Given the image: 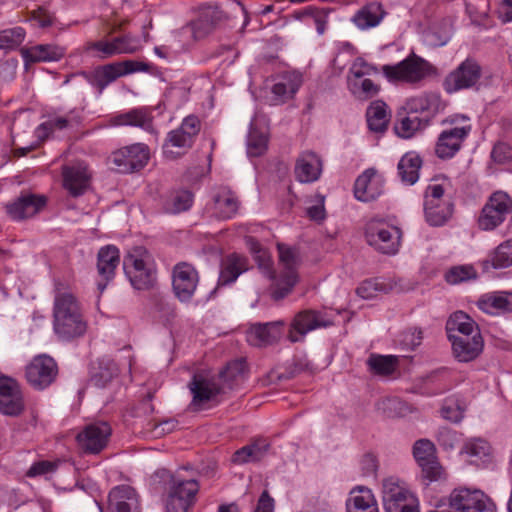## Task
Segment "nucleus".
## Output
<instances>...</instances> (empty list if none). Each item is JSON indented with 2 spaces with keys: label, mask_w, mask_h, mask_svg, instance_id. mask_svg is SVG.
Returning a JSON list of instances; mask_svg holds the SVG:
<instances>
[{
  "label": "nucleus",
  "mask_w": 512,
  "mask_h": 512,
  "mask_svg": "<svg viewBox=\"0 0 512 512\" xmlns=\"http://www.w3.org/2000/svg\"><path fill=\"white\" fill-rule=\"evenodd\" d=\"M279 261L283 267V271L276 277L275 270L273 269V262L271 258L262 253L257 257L259 269L270 280L273 281L272 296L275 300L283 299L293 289L298 282L297 267L299 265L298 252L296 249L291 248L284 244H278Z\"/></svg>",
  "instance_id": "1"
},
{
  "label": "nucleus",
  "mask_w": 512,
  "mask_h": 512,
  "mask_svg": "<svg viewBox=\"0 0 512 512\" xmlns=\"http://www.w3.org/2000/svg\"><path fill=\"white\" fill-rule=\"evenodd\" d=\"M53 326L56 334L69 340L82 336L87 328L75 296L58 291L54 298Z\"/></svg>",
  "instance_id": "2"
},
{
  "label": "nucleus",
  "mask_w": 512,
  "mask_h": 512,
  "mask_svg": "<svg viewBox=\"0 0 512 512\" xmlns=\"http://www.w3.org/2000/svg\"><path fill=\"white\" fill-rule=\"evenodd\" d=\"M385 79L394 85H417L436 73V68L423 57L411 52L396 64L381 67Z\"/></svg>",
  "instance_id": "3"
},
{
  "label": "nucleus",
  "mask_w": 512,
  "mask_h": 512,
  "mask_svg": "<svg viewBox=\"0 0 512 512\" xmlns=\"http://www.w3.org/2000/svg\"><path fill=\"white\" fill-rule=\"evenodd\" d=\"M437 93H423L406 100L398 111L401 128H426L432 125V119L440 106Z\"/></svg>",
  "instance_id": "4"
},
{
  "label": "nucleus",
  "mask_w": 512,
  "mask_h": 512,
  "mask_svg": "<svg viewBox=\"0 0 512 512\" xmlns=\"http://www.w3.org/2000/svg\"><path fill=\"white\" fill-rule=\"evenodd\" d=\"M148 251L138 246L133 248L123 259V269L131 285L137 290L149 289L155 282V271L149 262Z\"/></svg>",
  "instance_id": "5"
},
{
  "label": "nucleus",
  "mask_w": 512,
  "mask_h": 512,
  "mask_svg": "<svg viewBox=\"0 0 512 512\" xmlns=\"http://www.w3.org/2000/svg\"><path fill=\"white\" fill-rule=\"evenodd\" d=\"M382 502L385 512H419L418 499L397 477L383 479Z\"/></svg>",
  "instance_id": "6"
},
{
  "label": "nucleus",
  "mask_w": 512,
  "mask_h": 512,
  "mask_svg": "<svg viewBox=\"0 0 512 512\" xmlns=\"http://www.w3.org/2000/svg\"><path fill=\"white\" fill-rule=\"evenodd\" d=\"M366 242L382 254L393 255L398 252L401 230L380 218L370 219L365 225Z\"/></svg>",
  "instance_id": "7"
},
{
  "label": "nucleus",
  "mask_w": 512,
  "mask_h": 512,
  "mask_svg": "<svg viewBox=\"0 0 512 512\" xmlns=\"http://www.w3.org/2000/svg\"><path fill=\"white\" fill-rule=\"evenodd\" d=\"M150 63L138 60H124L96 67L89 75V82L100 91L119 77L136 72H150Z\"/></svg>",
  "instance_id": "8"
},
{
  "label": "nucleus",
  "mask_w": 512,
  "mask_h": 512,
  "mask_svg": "<svg viewBox=\"0 0 512 512\" xmlns=\"http://www.w3.org/2000/svg\"><path fill=\"white\" fill-rule=\"evenodd\" d=\"M444 512H495V505L482 491L459 488L449 497V510Z\"/></svg>",
  "instance_id": "9"
},
{
  "label": "nucleus",
  "mask_w": 512,
  "mask_h": 512,
  "mask_svg": "<svg viewBox=\"0 0 512 512\" xmlns=\"http://www.w3.org/2000/svg\"><path fill=\"white\" fill-rule=\"evenodd\" d=\"M482 76L480 64L473 58H466L443 81L444 90L455 93L477 86Z\"/></svg>",
  "instance_id": "10"
},
{
  "label": "nucleus",
  "mask_w": 512,
  "mask_h": 512,
  "mask_svg": "<svg viewBox=\"0 0 512 512\" xmlns=\"http://www.w3.org/2000/svg\"><path fill=\"white\" fill-rule=\"evenodd\" d=\"M413 455L422 470L425 484L445 480L446 474L443 467L436 460L435 446L428 439L417 440L413 446Z\"/></svg>",
  "instance_id": "11"
},
{
  "label": "nucleus",
  "mask_w": 512,
  "mask_h": 512,
  "mask_svg": "<svg viewBox=\"0 0 512 512\" xmlns=\"http://www.w3.org/2000/svg\"><path fill=\"white\" fill-rule=\"evenodd\" d=\"M57 375L56 361L46 354L35 356L25 370L26 380L35 390H44L49 387L56 380Z\"/></svg>",
  "instance_id": "12"
},
{
  "label": "nucleus",
  "mask_w": 512,
  "mask_h": 512,
  "mask_svg": "<svg viewBox=\"0 0 512 512\" xmlns=\"http://www.w3.org/2000/svg\"><path fill=\"white\" fill-rule=\"evenodd\" d=\"M112 428L105 421L91 423L78 433L79 448L86 454H98L108 445Z\"/></svg>",
  "instance_id": "13"
},
{
  "label": "nucleus",
  "mask_w": 512,
  "mask_h": 512,
  "mask_svg": "<svg viewBox=\"0 0 512 512\" xmlns=\"http://www.w3.org/2000/svg\"><path fill=\"white\" fill-rule=\"evenodd\" d=\"M199 283V274L195 267L187 262L176 264L172 271V288L181 302H189Z\"/></svg>",
  "instance_id": "14"
},
{
  "label": "nucleus",
  "mask_w": 512,
  "mask_h": 512,
  "mask_svg": "<svg viewBox=\"0 0 512 512\" xmlns=\"http://www.w3.org/2000/svg\"><path fill=\"white\" fill-rule=\"evenodd\" d=\"M149 160V150L144 144H134L112 154V163L119 173H132L142 169Z\"/></svg>",
  "instance_id": "15"
},
{
  "label": "nucleus",
  "mask_w": 512,
  "mask_h": 512,
  "mask_svg": "<svg viewBox=\"0 0 512 512\" xmlns=\"http://www.w3.org/2000/svg\"><path fill=\"white\" fill-rule=\"evenodd\" d=\"M333 322L320 311L307 309L298 312L289 330V339L291 342L300 341L308 332L318 328L331 326Z\"/></svg>",
  "instance_id": "16"
},
{
  "label": "nucleus",
  "mask_w": 512,
  "mask_h": 512,
  "mask_svg": "<svg viewBox=\"0 0 512 512\" xmlns=\"http://www.w3.org/2000/svg\"><path fill=\"white\" fill-rule=\"evenodd\" d=\"M63 187L74 198L82 196L90 187L91 173L87 164L76 161L62 167Z\"/></svg>",
  "instance_id": "17"
},
{
  "label": "nucleus",
  "mask_w": 512,
  "mask_h": 512,
  "mask_svg": "<svg viewBox=\"0 0 512 512\" xmlns=\"http://www.w3.org/2000/svg\"><path fill=\"white\" fill-rule=\"evenodd\" d=\"M138 41L128 35L114 37L111 40H98L87 45L88 51H95V56L105 59L118 54H131L138 50Z\"/></svg>",
  "instance_id": "18"
},
{
  "label": "nucleus",
  "mask_w": 512,
  "mask_h": 512,
  "mask_svg": "<svg viewBox=\"0 0 512 512\" xmlns=\"http://www.w3.org/2000/svg\"><path fill=\"white\" fill-rule=\"evenodd\" d=\"M45 205V196L22 192L6 205V212L13 220L20 221L36 215Z\"/></svg>",
  "instance_id": "19"
},
{
  "label": "nucleus",
  "mask_w": 512,
  "mask_h": 512,
  "mask_svg": "<svg viewBox=\"0 0 512 512\" xmlns=\"http://www.w3.org/2000/svg\"><path fill=\"white\" fill-rule=\"evenodd\" d=\"M188 387L193 395L191 405L198 409L224 393V387L216 379L206 378L201 374H195Z\"/></svg>",
  "instance_id": "20"
},
{
  "label": "nucleus",
  "mask_w": 512,
  "mask_h": 512,
  "mask_svg": "<svg viewBox=\"0 0 512 512\" xmlns=\"http://www.w3.org/2000/svg\"><path fill=\"white\" fill-rule=\"evenodd\" d=\"M23 411V396L16 382L8 378H0V413L17 417Z\"/></svg>",
  "instance_id": "21"
},
{
  "label": "nucleus",
  "mask_w": 512,
  "mask_h": 512,
  "mask_svg": "<svg viewBox=\"0 0 512 512\" xmlns=\"http://www.w3.org/2000/svg\"><path fill=\"white\" fill-rule=\"evenodd\" d=\"M449 341L455 358L459 362H470L476 359L483 350L484 342L480 332L473 337L466 335H451Z\"/></svg>",
  "instance_id": "22"
},
{
  "label": "nucleus",
  "mask_w": 512,
  "mask_h": 512,
  "mask_svg": "<svg viewBox=\"0 0 512 512\" xmlns=\"http://www.w3.org/2000/svg\"><path fill=\"white\" fill-rule=\"evenodd\" d=\"M302 82V74L297 71H287L281 74L271 87L273 104H282L293 98Z\"/></svg>",
  "instance_id": "23"
},
{
  "label": "nucleus",
  "mask_w": 512,
  "mask_h": 512,
  "mask_svg": "<svg viewBox=\"0 0 512 512\" xmlns=\"http://www.w3.org/2000/svg\"><path fill=\"white\" fill-rule=\"evenodd\" d=\"M382 179L374 169L365 170L355 181L354 195L362 202L375 200L382 194Z\"/></svg>",
  "instance_id": "24"
},
{
  "label": "nucleus",
  "mask_w": 512,
  "mask_h": 512,
  "mask_svg": "<svg viewBox=\"0 0 512 512\" xmlns=\"http://www.w3.org/2000/svg\"><path fill=\"white\" fill-rule=\"evenodd\" d=\"M120 263L119 250L112 245L102 247L97 255V270L103 280L97 284L98 290L102 293L107 283L114 277L115 269Z\"/></svg>",
  "instance_id": "25"
},
{
  "label": "nucleus",
  "mask_w": 512,
  "mask_h": 512,
  "mask_svg": "<svg viewBox=\"0 0 512 512\" xmlns=\"http://www.w3.org/2000/svg\"><path fill=\"white\" fill-rule=\"evenodd\" d=\"M322 171L319 157L311 151L303 152L295 165V177L301 183H311L320 177Z\"/></svg>",
  "instance_id": "26"
},
{
  "label": "nucleus",
  "mask_w": 512,
  "mask_h": 512,
  "mask_svg": "<svg viewBox=\"0 0 512 512\" xmlns=\"http://www.w3.org/2000/svg\"><path fill=\"white\" fill-rule=\"evenodd\" d=\"M194 135L186 130H170L163 144L164 156L174 160L184 155L192 146Z\"/></svg>",
  "instance_id": "27"
},
{
  "label": "nucleus",
  "mask_w": 512,
  "mask_h": 512,
  "mask_svg": "<svg viewBox=\"0 0 512 512\" xmlns=\"http://www.w3.org/2000/svg\"><path fill=\"white\" fill-rule=\"evenodd\" d=\"M221 12L212 6L203 7L197 18L191 21L190 30L195 40L208 36L221 18Z\"/></svg>",
  "instance_id": "28"
},
{
  "label": "nucleus",
  "mask_w": 512,
  "mask_h": 512,
  "mask_svg": "<svg viewBox=\"0 0 512 512\" xmlns=\"http://www.w3.org/2000/svg\"><path fill=\"white\" fill-rule=\"evenodd\" d=\"M112 512H140L136 492L129 486L116 487L109 493Z\"/></svg>",
  "instance_id": "29"
},
{
  "label": "nucleus",
  "mask_w": 512,
  "mask_h": 512,
  "mask_svg": "<svg viewBox=\"0 0 512 512\" xmlns=\"http://www.w3.org/2000/svg\"><path fill=\"white\" fill-rule=\"evenodd\" d=\"M282 321L258 323L248 332V340L256 346H266L276 342L281 337Z\"/></svg>",
  "instance_id": "30"
},
{
  "label": "nucleus",
  "mask_w": 512,
  "mask_h": 512,
  "mask_svg": "<svg viewBox=\"0 0 512 512\" xmlns=\"http://www.w3.org/2000/svg\"><path fill=\"white\" fill-rule=\"evenodd\" d=\"M248 269V260L245 256L232 253L225 256L221 261L219 285L233 283L243 272Z\"/></svg>",
  "instance_id": "31"
},
{
  "label": "nucleus",
  "mask_w": 512,
  "mask_h": 512,
  "mask_svg": "<svg viewBox=\"0 0 512 512\" xmlns=\"http://www.w3.org/2000/svg\"><path fill=\"white\" fill-rule=\"evenodd\" d=\"M154 109L150 107L133 108L125 113L114 116L111 120L114 126H134L150 128L153 121Z\"/></svg>",
  "instance_id": "32"
},
{
  "label": "nucleus",
  "mask_w": 512,
  "mask_h": 512,
  "mask_svg": "<svg viewBox=\"0 0 512 512\" xmlns=\"http://www.w3.org/2000/svg\"><path fill=\"white\" fill-rule=\"evenodd\" d=\"M467 132L468 130H443L436 144V155L441 159L453 157L460 149Z\"/></svg>",
  "instance_id": "33"
},
{
  "label": "nucleus",
  "mask_w": 512,
  "mask_h": 512,
  "mask_svg": "<svg viewBox=\"0 0 512 512\" xmlns=\"http://www.w3.org/2000/svg\"><path fill=\"white\" fill-rule=\"evenodd\" d=\"M270 444L265 439H257L238 449L232 455L231 461L236 465L261 461L268 453Z\"/></svg>",
  "instance_id": "34"
},
{
  "label": "nucleus",
  "mask_w": 512,
  "mask_h": 512,
  "mask_svg": "<svg viewBox=\"0 0 512 512\" xmlns=\"http://www.w3.org/2000/svg\"><path fill=\"white\" fill-rule=\"evenodd\" d=\"M22 57L25 62H52L60 60L65 49L53 44H38L22 50Z\"/></svg>",
  "instance_id": "35"
},
{
  "label": "nucleus",
  "mask_w": 512,
  "mask_h": 512,
  "mask_svg": "<svg viewBox=\"0 0 512 512\" xmlns=\"http://www.w3.org/2000/svg\"><path fill=\"white\" fill-rule=\"evenodd\" d=\"M346 508L347 512H378L374 495L365 487H357L351 491Z\"/></svg>",
  "instance_id": "36"
},
{
  "label": "nucleus",
  "mask_w": 512,
  "mask_h": 512,
  "mask_svg": "<svg viewBox=\"0 0 512 512\" xmlns=\"http://www.w3.org/2000/svg\"><path fill=\"white\" fill-rule=\"evenodd\" d=\"M193 198L192 192L187 189L172 190L163 198L162 208L166 213L178 214L191 208Z\"/></svg>",
  "instance_id": "37"
},
{
  "label": "nucleus",
  "mask_w": 512,
  "mask_h": 512,
  "mask_svg": "<svg viewBox=\"0 0 512 512\" xmlns=\"http://www.w3.org/2000/svg\"><path fill=\"white\" fill-rule=\"evenodd\" d=\"M446 332L448 339L451 335H466L473 337V334L480 332L478 325L475 321L463 311H457L453 313L447 323Z\"/></svg>",
  "instance_id": "38"
},
{
  "label": "nucleus",
  "mask_w": 512,
  "mask_h": 512,
  "mask_svg": "<svg viewBox=\"0 0 512 512\" xmlns=\"http://www.w3.org/2000/svg\"><path fill=\"white\" fill-rule=\"evenodd\" d=\"M422 166V159L414 152L405 153L397 166L398 175L402 182L413 185L419 179V170Z\"/></svg>",
  "instance_id": "39"
},
{
  "label": "nucleus",
  "mask_w": 512,
  "mask_h": 512,
  "mask_svg": "<svg viewBox=\"0 0 512 512\" xmlns=\"http://www.w3.org/2000/svg\"><path fill=\"white\" fill-rule=\"evenodd\" d=\"M366 364L372 374L388 377L398 370L399 357L372 353L366 360Z\"/></svg>",
  "instance_id": "40"
},
{
  "label": "nucleus",
  "mask_w": 512,
  "mask_h": 512,
  "mask_svg": "<svg viewBox=\"0 0 512 512\" xmlns=\"http://www.w3.org/2000/svg\"><path fill=\"white\" fill-rule=\"evenodd\" d=\"M384 11L381 4L372 2L362 7L352 18L353 23L360 29L373 28L381 22Z\"/></svg>",
  "instance_id": "41"
},
{
  "label": "nucleus",
  "mask_w": 512,
  "mask_h": 512,
  "mask_svg": "<svg viewBox=\"0 0 512 512\" xmlns=\"http://www.w3.org/2000/svg\"><path fill=\"white\" fill-rule=\"evenodd\" d=\"M461 453L467 454L471 458V462L477 465L480 463H489L492 460V447L482 438H471L467 440Z\"/></svg>",
  "instance_id": "42"
},
{
  "label": "nucleus",
  "mask_w": 512,
  "mask_h": 512,
  "mask_svg": "<svg viewBox=\"0 0 512 512\" xmlns=\"http://www.w3.org/2000/svg\"><path fill=\"white\" fill-rule=\"evenodd\" d=\"M238 207L239 203L236 196L228 189H221L214 196L215 213L222 219H229L234 216Z\"/></svg>",
  "instance_id": "43"
},
{
  "label": "nucleus",
  "mask_w": 512,
  "mask_h": 512,
  "mask_svg": "<svg viewBox=\"0 0 512 512\" xmlns=\"http://www.w3.org/2000/svg\"><path fill=\"white\" fill-rule=\"evenodd\" d=\"M390 118L391 111L382 100L371 102L366 110L367 128H387Z\"/></svg>",
  "instance_id": "44"
},
{
  "label": "nucleus",
  "mask_w": 512,
  "mask_h": 512,
  "mask_svg": "<svg viewBox=\"0 0 512 512\" xmlns=\"http://www.w3.org/2000/svg\"><path fill=\"white\" fill-rule=\"evenodd\" d=\"M479 308L488 314L498 311H512V293L499 292L487 295L479 300Z\"/></svg>",
  "instance_id": "45"
},
{
  "label": "nucleus",
  "mask_w": 512,
  "mask_h": 512,
  "mask_svg": "<svg viewBox=\"0 0 512 512\" xmlns=\"http://www.w3.org/2000/svg\"><path fill=\"white\" fill-rule=\"evenodd\" d=\"M118 372V366L112 359L103 358L99 360L98 367L93 369L91 382L95 386L103 388L118 375Z\"/></svg>",
  "instance_id": "46"
},
{
  "label": "nucleus",
  "mask_w": 512,
  "mask_h": 512,
  "mask_svg": "<svg viewBox=\"0 0 512 512\" xmlns=\"http://www.w3.org/2000/svg\"><path fill=\"white\" fill-rule=\"evenodd\" d=\"M425 217L431 226L443 225L452 215L453 207L450 202L424 204Z\"/></svg>",
  "instance_id": "47"
},
{
  "label": "nucleus",
  "mask_w": 512,
  "mask_h": 512,
  "mask_svg": "<svg viewBox=\"0 0 512 512\" xmlns=\"http://www.w3.org/2000/svg\"><path fill=\"white\" fill-rule=\"evenodd\" d=\"M270 135L267 130H249L247 135V155L262 156L268 149Z\"/></svg>",
  "instance_id": "48"
},
{
  "label": "nucleus",
  "mask_w": 512,
  "mask_h": 512,
  "mask_svg": "<svg viewBox=\"0 0 512 512\" xmlns=\"http://www.w3.org/2000/svg\"><path fill=\"white\" fill-rule=\"evenodd\" d=\"M83 111L81 109H72L65 115H55L49 122L41 123L37 128H68L81 124Z\"/></svg>",
  "instance_id": "49"
},
{
  "label": "nucleus",
  "mask_w": 512,
  "mask_h": 512,
  "mask_svg": "<svg viewBox=\"0 0 512 512\" xmlns=\"http://www.w3.org/2000/svg\"><path fill=\"white\" fill-rule=\"evenodd\" d=\"M348 87L350 92L359 99H369L380 92V86L371 79H349Z\"/></svg>",
  "instance_id": "50"
},
{
  "label": "nucleus",
  "mask_w": 512,
  "mask_h": 512,
  "mask_svg": "<svg viewBox=\"0 0 512 512\" xmlns=\"http://www.w3.org/2000/svg\"><path fill=\"white\" fill-rule=\"evenodd\" d=\"M246 373V362L243 359H237L227 364V366L219 373V380L226 384L228 388H232L235 382L242 380Z\"/></svg>",
  "instance_id": "51"
},
{
  "label": "nucleus",
  "mask_w": 512,
  "mask_h": 512,
  "mask_svg": "<svg viewBox=\"0 0 512 512\" xmlns=\"http://www.w3.org/2000/svg\"><path fill=\"white\" fill-rule=\"evenodd\" d=\"M390 290L391 285L374 278L363 281L356 289V293L363 299H372L376 297L379 292L388 293Z\"/></svg>",
  "instance_id": "52"
},
{
  "label": "nucleus",
  "mask_w": 512,
  "mask_h": 512,
  "mask_svg": "<svg viewBox=\"0 0 512 512\" xmlns=\"http://www.w3.org/2000/svg\"><path fill=\"white\" fill-rule=\"evenodd\" d=\"M492 266L502 269L512 266V239L501 243L491 256Z\"/></svg>",
  "instance_id": "53"
},
{
  "label": "nucleus",
  "mask_w": 512,
  "mask_h": 512,
  "mask_svg": "<svg viewBox=\"0 0 512 512\" xmlns=\"http://www.w3.org/2000/svg\"><path fill=\"white\" fill-rule=\"evenodd\" d=\"M25 29L17 26L0 31V49H13L25 39Z\"/></svg>",
  "instance_id": "54"
},
{
  "label": "nucleus",
  "mask_w": 512,
  "mask_h": 512,
  "mask_svg": "<svg viewBox=\"0 0 512 512\" xmlns=\"http://www.w3.org/2000/svg\"><path fill=\"white\" fill-rule=\"evenodd\" d=\"M375 407L383 416L394 418L402 414L404 403L396 397H386L378 400Z\"/></svg>",
  "instance_id": "55"
},
{
  "label": "nucleus",
  "mask_w": 512,
  "mask_h": 512,
  "mask_svg": "<svg viewBox=\"0 0 512 512\" xmlns=\"http://www.w3.org/2000/svg\"><path fill=\"white\" fill-rule=\"evenodd\" d=\"M181 490L179 493V496L187 497L189 498V501L194 502L195 496L199 491V484L196 479H183L180 476H177L176 478H173L170 489Z\"/></svg>",
  "instance_id": "56"
},
{
  "label": "nucleus",
  "mask_w": 512,
  "mask_h": 512,
  "mask_svg": "<svg viewBox=\"0 0 512 512\" xmlns=\"http://www.w3.org/2000/svg\"><path fill=\"white\" fill-rule=\"evenodd\" d=\"M505 218L506 217L500 212L494 210L488 204H485L479 217V226L483 230H493L500 225Z\"/></svg>",
  "instance_id": "57"
},
{
  "label": "nucleus",
  "mask_w": 512,
  "mask_h": 512,
  "mask_svg": "<svg viewBox=\"0 0 512 512\" xmlns=\"http://www.w3.org/2000/svg\"><path fill=\"white\" fill-rule=\"evenodd\" d=\"M181 490H169L166 500V512H188V509L194 504L189 498L179 496Z\"/></svg>",
  "instance_id": "58"
},
{
  "label": "nucleus",
  "mask_w": 512,
  "mask_h": 512,
  "mask_svg": "<svg viewBox=\"0 0 512 512\" xmlns=\"http://www.w3.org/2000/svg\"><path fill=\"white\" fill-rule=\"evenodd\" d=\"M491 206L494 210L500 212L506 217L507 214H512V198L503 191H496L490 197L486 203Z\"/></svg>",
  "instance_id": "59"
},
{
  "label": "nucleus",
  "mask_w": 512,
  "mask_h": 512,
  "mask_svg": "<svg viewBox=\"0 0 512 512\" xmlns=\"http://www.w3.org/2000/svg\"><path fill=\"white\" fill-rule=\"evenodd\" d=\"M476 277L472 266H456L449 269L445 274V280L449 284H458Z\"/></svg>",
  "instance_id": "60"
},
{
  "label": "nucleus",
  "mask_w": 512,
  "mask_h": 512,
  "mask_svg": "<svg viewBox=\"0 0 512 512\" xmlns=\"http://www.w3.org/2000/svg\"><path fill=\"white\" fill-rule=\"evenodd\" d=\"M461 441V434L457 431L441 427L437 432V442L445 450H453Z\"/></svg>",
  "instance_id": "61"
},
{
  "label": "nucleus",
  "mask_w": 512,
  "mask_h": 512,
  "mask_svg": "<svg viewBox=\"0 0 512 512\" xmlns=\"http://www.w3.org/2000/svg\"><path fill=\"white\" fill-rule=\"evenodd\" d=\"M373 73H377L376 67L367 63L362 58H356L349 69L348 80L363 79L364 76L371 75Z\"/></svg>",
  "instance_id": "62"
},
{
  "label": "nucleus",
  "mask_w": 512,
  "mask_h": 512,
  "mask_svg": "<svg viewBox=\"0 0 512 512\" xmlns=\"http://www.w3.org/2000/svg\"><path fill=\"white\" fill-rule=\"evenodd\" d=\"M30 19L35 23V25L41 28L52 26L55 21L54 14L44 7H38L37 9L32 10L30 13Z\"/></svg>",
  "instance_id": "63"
},
{
  "label": "nucleus",
  "mask_w": 512,
  "mask_h": 512,
  "mask_svg": "<svg viewBox=\"0 0 512 512\" xmlns=\"http://www.w3.org/2000/svg\"><path fill=\"white\" fill-rule=\"evenodd\" d=\"M58 464L56 462L51 461H39L34 463L29 470L27 471L26 475L28 477H35L40 475H45L48 473H52L57 469Z\"/></svg>",
  "instance_id": "64"
}]
</instances>
